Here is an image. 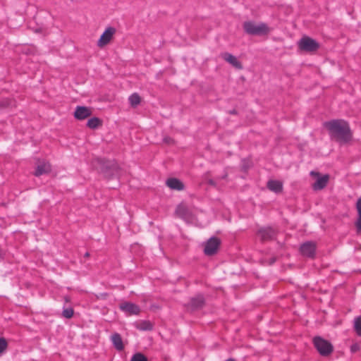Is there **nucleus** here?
Instances as JSON below:
<instances>
[{
    "instance_id": "obj_1",
    "label": "nucleus",
    "mask_w": 361,
    "mask_h": 361,
    "mask_svg": "<svg viewBox=\"0 0 361 361\" xmlns=\"http://www.w3.org/2000/svg\"><path fill=\"white\" fill-rule=\"evenodd\" d=\"M323 126L328 130L332 140L341 144L349 142L353 139V133L348 122L343 119H333L326 121Z\"/></svg>"
},
{
    "instance_id": "obj_2",
    "label": "nucleus",
    "mask_w": 361,
    "mask_h": 361,
    "mask_svg": "<svg viewBox=\"0 0 361 361\" xmlns=\"http://www.w3.org/2000/svg\"><path fill=\"white\" fill-rule=\"evenodd\" d=\"M92 164L95 169L107 180L119 178L121 176L122 169L115 159L97 157L92 161Z\"/></svg>"
},
{
    "instance_id": "obj_3",
    "label": "nucleus",
    "mask_w": 361,
    "mask_h": 361,
    "mask_svg": "<svg viewBox=\"0 0 361 361\" xmlns=\"http://www.w3.org/2000/svg\"><path fill=\"white\" fill-rule=\"evenodd\" d=\"M312 343L317 352L323 357H328L334 351L331 343L319 336H314Z\"/></svg>"
},
{
    "instance_id": "obj_4",
    "label": "nucleus",
    "mask_w": 361,
    "mask_h": 361,
    "mask_svg": "<svg viewBox=\"0 0 361 361\" xmlns=\"http://www.w3.org/2000/svg\"><path fill=\"white\" fill-rule=\"evenodd\" d=\"M271 29L265 23H256L252 21H250V35L259 37L267 36Z\"/></svg>"
},
{
    "instance_id": "obj_5",
    "label": "nucleus",
    "mask_w": 361,
    "mask_h": 361,
    "mask_svg": "<svg viewBox=\"0 0 361 361\" xmlns=\"http://www.w3.org/2000/svg\"><path fill=\"white\" fill-rule=\"evenodd\" d=\"M278 231L271 226L261 227L256 233L257 237L262 242L271 241L276 239Z\"/></svg>"
},
{
    "instance_id": "obj_6",
    "label": "nucleus",
    "mask_w": 361,
    "mask_h": 361,
    "mask_svg": "<svg viewBox=\"0 0 361 361\" xmlns=\"http://www.w3.org/2000/svg\"><path fill=\"white\" fill-rule=\"evenodd\" d=\"M298 47L302 51L314 52L320 47V44L315 39L308 36H304L298 42Z\"/></svg>"
},
{
    "instance_id": "obj_7",
    "label": "nucleus",
    "mask_w": 361,
    "mask_h": 361,
    "mask_svg": "<svg viewBox=\"0 0 361 361\" xmlns=\"http://www.w3.org/2000/svg\"><path fill=\"white\" fill-rule=\"evenodd\" d=\"M221 241L220 238L212 236L209 238L204 243V253L207 256H213L216 255L221 245Z\"/></svg>"
},
{
    "instance_id": "obj_8",
    "label": "nucleus",
    "mask_w": 361,
    "mask_h": 361,
    "mask_svg": "<svg viewBox=\"0 0 361 361\" xmlns=\"http://www.w3.org/2000/svg\"><path fill=\"white\" fill-rule=\"evenodd\" d=\"M310 174L311 176L317 178V180L312 185L314 190H321L327 185L329 180V175L325 174L324 176H321L320 173L314 171H312Z\"/></svg>"
},
{
    "instance_id": "obj_9",
    "label": "nucleus",
    "mask_w": 361,
    "mask_h": 361,
    "mask_svg": "<svg viewBox=\"0 0 361 361\" xmlns=\"http://www.w3.org/2000/svg\"><path fill=\"white\" fill-rule=\"evenodd\" d=\"M205 305V298L201 293L190 298V302L185 305L188 310L195 311L202 309Z\"/></svg>"
},
{
    "instance_id": "obj_10",
    "label": "nucleus",
    "mask_w": 361,
    "mask_h": 361,
    "mask_svg": "<svg viewBox=\"0 0 361 361\" xmlns=\"http://www.w3.org/2000/svg\"><path fill=\"white\" fill-rule=\"evenodd\" d=\"M316 248V243L307 241L300 245V252L303 256L313 259L315 257Z\"/></svg>"
},
{
    "instance_id": "obj_11",
    "label": "nucleus",
    "mask_w": 361,
    "mask_h": 361,
    "mask_svg": "<svg viewBox=\"0 0 361 361\" xmlns=\"http://www.w3.org/2000/svg\"><path fill=\"white\" fill-rule=\"evenodd\" d=\"M116 30L114 27H108L100 36L97 41V46L99 47H103L108 44L112 39Z\"/></svg>"
},
{
    "instance_id": "obj_12",
    "label": "nucleus",
    "mask_w": 361,
    "mask_h": 361,
    "mask_svg": "<svg viewBox=\"0 0 361 361\" xmlns=\"http://www.w3.org/2000/svg\"><path fill=\"white\" fill-rule=\"evenodd\" d=\"M121 311L128 314L129 315H137L140 312V307L130 302H125L119 305Z\"/></svg>"
},
{
    "instance_id": "obj_13",
    "label": "nucleus",
    "mask_w": 361,
    "mask_h": 361,
    "mask_svg": "<svg viewBox=\"0 0 361 361\" xmlns=\"http://www.w3.org/2000/svg\"><path fill=\"white\" fill-rule=\"evenodd\" d=\"M92 115L91 109L85 106H77L73 116L76 120L82 121Z\"/></svg>"
},
{
    "instance_id": "obj_14",
    "label": "nucleus",
    "mask_w": 361,
    "mask_h": 361,
    "mask_svg": "<svg viewBox=\"0 0 361 361\" xmlns=\"http://www.w3.org/2000/svg\"><path fill=\"white\" fill-rule=\"evenodd\" d=\"M51 171V166L49 162L42 161L36 167L34 172L35 176H40L44 174H48Z\"/></svg>"
},
{
    "instance_id": "obj_15",
    "label": "nucleus",
    "mask_w": 361,
    "mask_h": 361,
    "mask_svg": "<svg viewBox=\"0 0 361 361\" xmlns=\"http://www.w3.org/2000/svg\"><path fill=\"white\" fill-rule=\"evenodd\" d=\"M222 59H224L226 61L231 63L233 67H235L236 69H242L243 66L241 63L237 59V58L232 55L230 53L225 52L221 54Z\"/></svg>"
},
{
    "instance_id": "obj_16",
    "label": "nucleus",
    "mask_w": 361,
    "mask_h": 361,
    "mask_svg": "<svg viewBox=\"0 0 361 361\" xmlns=\"http://www.w3.org/2000/svg\"><path fill=\"white\" fill-rule=\"evenodd\" d=\"M166 183V185L172 190L180 191L185 188L184 183L176 178H168Z\"/></svg>"
},
{
    "instance_id": "obj_17",
    "label": "nucleus",
    "mask_w": 361,
    "mask_h": 361,
    "mask_svg": "<svg viewBox=\"0 0 361 361\" xmlns=\"http://www.w3.org/2000/svg\"><path fill=\"white\" fill-rule=\"evenodd\" d=\"M267 187L275 193H280L283 190V183L276 180H269L267 183Z\"/></svg>"
},
{
    "instance_id": "obj_18",
    "label": "nucleus",
    "mask_w": 361,
    "mask_h": 361,
    "mask_svg": "<svg viewBox=\"0 0 361 361\" xmlns=\"http://www.w3.org/2000/svg\"><path fill=\"white\" fill-rule=\"evenodd\" d=\"M111 340L114 347L118 351H122L124 349V345L121 336L118 333H114L111 335Z\"/></svg>"
},
{
    "instance_id": "obj_19",
    "label": "nucleus",
    "mask_w": 361,
    "mask_h": 361,
    "mask_svg": "<svg viewBox=\"0 0 361 361\" xmlns=\"http://www.w3.org/2000/svg\"><path fill=\"white\" fill-rule=\"evenodd\" d=\"M356 209L357 212V219L355 223L357 235L361 234V197L358 198L356 202Z\"/></svg>"
},
{
    "instance_id": "obj_20",
    "label": "nucleus",
    "mask_w": 361,
    "mask_h": 361,
    "mask_svg": "<svg viewBox=\"0 0 361 361\" xmlns=\"http://www.w3.org/2000/svg\"><path fill=\"white\" fill-rule=\"evenodd\" d=\"M136 329L140 331H152L153 324L147 320H142L135 324Z\"/></svg>"
},
{
    "instance_id": "obj_21",
    "label": "nucleus",
    "mask_w": 361,
    "mask_h": 361,
    "mask_svg": "<svg viewBox=\"0 0 361 361\" xmlns=\"http://www.w3.org/2000/svg\"><path fill=\"white\" fill-rule=\"evenodd\" d=\"M176 214L178 216L185 219L189 216V209L185 204H180L176 209Z\"/></svg>"
},
{
    "instance_id": "obj_22",
    "label": "nucleus",
    "mask_w": 361,
    "mask_h": 361,
    "mask_svg": "<svg viewBox=\"0 0 361 361\" xmlns=\"http://www.w3.org/2000/svg\"><path fill=\"white\" fill-rule=\"evenodd\" d=\"M102 126V121L97 117H92L87 121V126L90 129H96Z\"/></svg>"
},
{
    "instance_id": "obj_23",
    "label": "nucleus",
    "mask_w": 361,
    "mask_h": 361,
    "mask_svg": "<svg viewBox=\"0 0 361 361\" xmlns=\"http://www.w3.org/2000/svg\"><path fill=\"white\" fill-rule=\"evenodd\" d=\"M129 102L132 106H136L140 104L141 98L137 93H133L129 97Z\"/></svg>"
},
{
    "instance_id": "obj_24",
    "label": "nucleus",
    "mask_w": 361,
    "mask_h": 361,
    "mask_svg": "<svg viewBox=\"0 0 361 361\" xmlns=\"http://www.w3.org/2000/svg\"><path fill=\"white\" fill-rule=\"evenodd\" d=\"M354 329L357 335L361 336V316H359L355 319Z\"/></svg>"
},
{
    "instance_id": "obj_25",
    "label": "nucleus",
    "mask_w": 361,
    "mask_h": 361,
    "mask_svg": "<svg viewBox=\"0 0 361 361\" xmlns=\"http://www.w3.org/2000/svg\"><path fill=\"white\" fill-rule=\"evenodd\" d=\"M130 361H148V359L144 354L137 353L132 356Z\"/></svg>"
},
{
    "instance_id": "obj_26",
    "label": "nucleus",
    "mask_w": 361,
    "mask_h": 361,
    "mask_svg": "<svg viewBox=\"0 0 361 361\" xmlns=\"http://www.w3.org/2000/svg\"><path fill=\"white\" fill-rule=\"evenodd\" d=\"M8 348V342L4 337H0V355L2 354Z\"/></svg>"
},
{
    "instance_id": "obj_27",
    "label": "nucleus",
    "mask_w": 361,
    "mask_h": 361,
    "mask_svg": "<svg viewBox=\"0 0 361 361\" xmlns=\"http://www.w3.org/2000/svg\"><path fill=\"white\" fill-rule=\"evenodd\" d=\"M74 314L73 309L72 307L66 308L63 310L62 315L66 319H71Z\"/></svg>"
},
{
    "instance_id": "obj_28",
    "label": "nucleus",
    "mask_w": 361,
    "mask_h": 361,
    "mask_svg": "<svg viewBox=\"0 0 361 361\" xmlns=\"http://www.w3.org/2000/svg\"><path fill=\"white\" fill-rule=\"evenodd\" d=\"M11 104V101L8 99L4 98L0 99V110L8 107Z\"/></svg>"
},
{
    "instance_id": "obj_29",
    "label": "nucleus",
    "mask_w": 361,
    "mask_h": 361,
    "mask_svg": "<svg viewBox=\"0 0 361 361\" xmlns=\"http://www.w3.org/2000/svg\"><path fill=\"white\" fill-rule=\"evenodd\" d=\"M163 142L169 145H172L175 144L174 140L169 136L164 137L163 139Z\"/></svg>"
},
{
    "instance_id": "obj_30",
    "label": "nucleus",
    "mask_w": 361,
    "mask_h": 361,
    "mask_svg": "<svg viewBox=\"0 0 361 361\" xmlns=\"http://www.w3.org/2000/svg\"><path fill=\"white\" fill-rule=\"evenodd\" d=\"M242 161H243V164L241 166V170L243 172L247 173L248 171V162L245 159H243Z\"/></svg>"
},
{
    "instance_id": "obj_31",
    "label": "nucleus",
    "mask_w": 361,
    "mask_h": 361,
    "mask_svg": "<svg viewBox=\"0 0 361 361\" xmlns=\"http://www.w3.org/2000/svg\"><path fill=\"white\" fill-rule=\"evenodd\" d=\"M360 345L357 343H354L350 346V352L355 353L360 350Z\"/></svg>"
},
{
    "instance_id": "obj_32",
    "label": "nucleus",
    "mask_w": 361,
    "mask_h": 361,
    "mask_svg": "<svg viewBox=\"0 0 361 361\" xmlns=\"http://www.w3.org/2000/svg\"><path fill=\"white\" fill-rule=\"evenodd\" d=\"M243 29L244 31L248 34V21H245L243 23Z\"/></svg>"
},
{
    "instance_id": "obj_33",
    "label": "nucleus",
    "mask_w": 361,
    "mask_h": 361,
    "mask_svg": "<svg viewBox=\"0 0 361 361\" xmlns=\"http://www.w3.org/2000/svg\"><path fill=\"white\" fill-rule=\"evenodd\" d=\"M230 114H237V111L235 109H232L228 111Z\"/></svg>"
},
{
    "instance_id": "obj_34",
    "label": "nucleus",
    "mask_w": 361,
    "mask_h": 361,
    "mask_svg": "<svg viewBox=\"0 0 361 361\" xmlns=\"http://www.w3.org/2000/svg\"><path fill=\"white\" fill-rule=\"evenodd\" d=\"M275 261H276V259H275V258H272V259H271V260H270V264H274V263L275 262Z\"/></svg>"
},
{
    "instance_id": "obj_35",
    "label": "nucleus",
    "mask_w": 361,
    "mask_h": 361,
    "mask_svg": "<svg viewBox=\"0 0 361 361\" xmlns=\"http://www.w3.org/2000/svg\"><path fill=\"white\" fill-rule=\"evenodd\" d=\"M89 256H90V253L87 252L84 255L85 257H88Z\"/></svg>"
},
{
    "instance_id": "obj_36",
    "label": "nucleus",
    "mask_w": 361,
    "mask_h": 361,
    "mask_svg": "<svg viewBox=\"0 0 361 361\" xmlns=\"http://www.w3.org/2000/svg\"><path fill=\"white\" fill-rule=\"evenodd\" d=\"M226 361H235V360L233 358H229V359L226 360Z\"/></svg>"
},
{
    "instance_id": "obj_37",
    "label": "nucleus",
    "mask_w": 361,
    "mask_h": 361,
    "mask_svg": "<svg viewBox=\"0 0 361 361\" xmlns=\"http://www.w3.org/2000/svg\"><path fill=\"white\" fill-rule=\"evenodd\" d=\"M209 183H210V184H212V185H213V184H214V181H213V180H210V181H209Z\"/></svg>"
}]
</instances>
